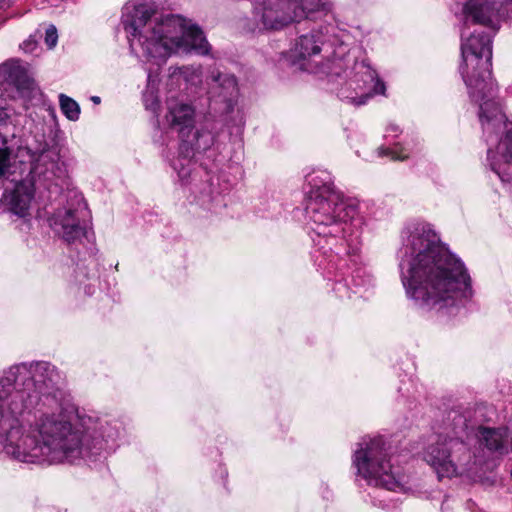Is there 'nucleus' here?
<instances>
[{
  "mask_svg": "<svg viewBox=\"0 0 512 512\" xmlns=\"http://www.w3.org/2000/svg\"><path fill=\"white\" fill-rule=\"evenodd\" d=\"M30 372L25 364L10 368L0 378V446L15 460L32 464H59L94 456L103 441L93 439L71 422V412L55 395L41 396L56 376L46 362Z\"/></svg>",
  "mask_w": 512,
  "mask_h": 512,
  "instance_id": "obj_1",
  "label": "nucleus"
},
{
  "mask_svg": "<svg viewBox=\"0 0 512 512\" xmlns=\"http://www.w3.org/2000/svg\"><path fill=\"white\" fill-rule=\"evenodd\" d=\"M399 253L402 281L411 298L431 306H453L472 296L462 262L442 245L429 224L408 226Z\"/></svg>",
  "mask_w": 512,
  "mask_h": 512,
  "instance_id": "obj_2",
  "label": "nucleus"
},
{
  "mask_svg": "<svg viewBox=\"0 0 512 512\" xmlns=\"http://www.w3.org/2000/svg\"><path fill=\"white\" fill-rule=\"evenodd\" d=\"M122 22L131 47L138 44L157 65L172 53L207 55L210 45L198 26L178 15H158L147 5L127 7Z\"/></svg>",
  "mask_w": 512,
  "mask_h": 512,
  "instance_id": "obj_3",
  "label": "nucleus"
},
{
  "mask_svg": "<svg viewBox=\"0 0 512 512\" xmlns=\"http://www.w3.org/2000/svg\"><path fill=\"white\" fill-rule=\"evenodd\" d=\"M252 31L280 30L315 13L331 11L328 0H252Z\"/></svg>",
  "mask_w": 512,
  "mask_h": 512,
  "instance_id": "obj_4",
  "label": "nucleus"
},
{
  "mask_svg": "<svg viewBox=\"0 0 512 512\" xmlns=\"http://www.w3.org/2000/svg\"><path fill=\"white\" fill-rule=\"evenodd\" d=\"M314 196H309L306 212L308 217L317 225L318 235H336L340 232L338 223L352 219L356 207L348 203L341 192L327 185L319 186L316 182Z\"/></svg>",
  "mask_w": 512,
  "mask_h": 512,
  "instance_id": "obj_5",
  "label": "nucleus"
},
{
  "mask_svg": "<svg viewBox=\"0 0 512 512\" xmlns=\"http://www.w3.org/2000/svg\"><path fill=\"white\" fill-rule=\"evenodd\" d=\"M463 65L461 74L468 89H484L491 92L494 81L491 76L492 47L491 38L483 32H474L461 45Z\"/></svg>",
  "mask_w": 512,
  "mask_h": 512,
  "instance_id": "obj_6",
  "label": "nucleus"
},
{
  "mask_svg": "<svg viewBox=\"0 0 512 512\" xmlns=\"http://www.w3.org/2000/svg\"><path fill=\"white\" fill-rule=\"evenodd\" d=\"M384 446L382 437L364 440L354 454V464L358 474L368 484L394 491L400 486V482L387 458Z\"/></svg>",
  "mask_w": 512,
  "mask_h": 512,
  "instance_id": "obj_7",
  "label": "nucleus"
},
{
  "mask_svg": "<svg viewBox=\"0 0 512 512\" xmlns=\"http://www.w3.org/2000/svg\"><path fill=\"white\" fill-rule=\"evenodd\" d=\"M472 459L468 446L458 437H439L425 453L426 462L439 479L452 478L466 469Z\"/></svg>",
  "mask_w": 512,
  "mask_h": 512,
  "instance_id": "obj_8",
  "label": "nucleus"
},
{
  "mask_svg": "<svg viewBox=\"0 0 512 512\" xmlns=\"http://www.w3.org/2000/svg\"><path fill=\"white\" fill-rule=\"evenodd\" d=\"M6 80L15 84L18 89L31 90L34 82L24 73L18 62H7L0 66V81ZM9 118L5 108H0V126L5 124ZM11 151L6 146V139L0 134V178L6 176L10 171Z\"/></svg>",
  "mask_w": 512,
  "mask_h": 512,
  "instance_id": "obj_9",
  "label": "nucleus"
},
{
  "mask_svg": "<svg viewBox=\"0 0 512 512\" xmlns=\"http://www.w3.org/2000/svg\"><path fill=\"white\" fill-rule=\"evenodd\" d=\"M210 93L214 102L225 104L223 111L230 112L238 94L236 78L230 74L213 71L211 73Z\"/></svg>",
  "mask_w": 512,
  "mask_h": 512,
  "instance_id": "obj_10",
  "label": "nucleus"
},
{
  "mask_svg": "<svg viewBox=\"0 0 512 512\" xmlns=\"http://www.w3.org/2000/svg\"><path fill=\"white\" fill-rule=\"evenodd\" d=\"M52 227L54 231L68 243L75 242L85 234L77 212L73 209L58 211L55 215Z\"/></svg>",
  "mask_w": 512,
  "mask_h": 512,
  "instance_id": "obj_11",
  "label": "nucleus"
},
{
  "mask_svg": "<svg viewBox=\"0 0 512 512\" xmlns=\"http://www.w3.org/2000/svg\"><path fill=\"white\" fill-rule=\"evenodd\" d=\"M512 0H468L464 6L466 20L487 25L499 8Z\"/></svg>",
  "mask_w": 512,
  "mask_h": 512,
  "instance_id": "obj_12",
  "label": "nucleus"
},
{
  "mask_svg": "<svg viewBox=\"0 0 512 512\" xmlns=\"http://www.w3.org/2000/svg\"><path fill=\"white\" fill-rule=\"evenodd\" d=\"M496 90V84L494 83V88L491 92L487 89H484L479 93V90L469 89L470 96L475 102L480 103V112L479 117L482 122V125L485 127V121L489 124L490 121L498 119H502L499 105L495 101L492 100L494 95V91Z\"/></svg>",
  "mask_w": 512,
  "mask_h": 512,
  "instance_id": "obj_13",
  "label": "nucleus"
},
{
  "mask_svg": "<svg viewBox=\"0 0 512 512\" xmlns=\"http://www.w3.org/2000/svg\"><path fill=\"white\" fill-rule=\"evenodd\" d=\"M194 108L187 103L170 100L168 102L167 120L173 127H177L181 132L185 129H191L194 125Z\"/></svg>",
  "mask_w": 512,
  "mask_h": 512,
  "instance_id": "obj_14",
  "label": "nucleus"
},
{
  "mask_svg": "<svg viewBox=\"0 0 512 512\" xmlns=\"http://www.w3.org/2000/svg\"><path fill=\"white\" fill-rule=\"evenodd\" d=\"M322 35L317 32L302 35L293 48V55L298 59H306L321 51Z\"/></svg>",
  "mask_w": 512,
  "mask_h": 512,
  "instance_id": "obj_15",
  "label": "nucleus"
},
{
  "mask_svg": "<svg viewBox=\"0 0 512 512\" xmlns=\"http://www.w3.org/2000/svg\"><path fill=\"white\" fill-rule=\"evenodd\" d=\"M32 198L33 194L30 188L24 184H18L7 196V201L13 213L19 216H25L30 207Z\"/></svg>",
  "mask_w": 512,
  "mask_h": 512,
  "instance_id": "obj_16",
  "label": "nucleus"
},
{
  "mask_svg": "<svg viewBox=\"0 0 512 512\" xmlns=\"http://www.w3.org/2000/svg\"><path fill=\"white\" fill-rule=\"evenodd\" d=\"M481 436L489 450L499 452L500 454L508 453L506 448V442L509 437L507 430L483 428Z\"/></svg>",
  "mask_w": 512,
  "mask_h": 512,
  "instance_id": "obj_17",
  "label": "nucleus"
},
{
  "mask_svg": "<svg viewBox=\"0 0 512 512\" xmlns=\"http://www.w3.org/2000/svg\"><path fill=\"white\" fill-rule=\"evenodd\" d=\"M448 419L453 422V430L455 434L464 432L474 422L471 410L469 409L463 412H460L459 410L450 411Z\"/></svg>",
  "mask_w": 512,
  "mask_h": 512,
  "instance_id": "obj_18",
  "label": "nucleus"
},
{
  "mask_svg": "<svg viewBox=\"0 0 512 512\" xmlns=\"http://www.w3.org/2000/svg\"><path fill=\"white\" fill-rule=\"evenodd\" d=\"M59 101L62 112L69 120L75 121L79 118L80 108L76 101L64 94L59 96Z\"/></svg>",
  "mask_w": 512,
  "mask_h": 512,
  "instance_id": "obj_19",
  "label": "nucleus"
},
{
  "mask_svg": "<svg viewBox=\"0 0 512 512\" xmlns=\"http://www.w3.org/2000/svg\"><path fill=\"white\" fill-rule=\"evenodd\" d=\"M306 180L311 187L309 191L310 196H314V192L317 188L316 185L313 184L315 181L319 186L327 185L329 188H334L330 175L324 171L310 174L307 176Z\"/></svg>",
  "mask_w": 512,
  "mask_h": 512,
  "instance_id": "obj_20",
  "label": "nucleus"
},
{
  "mask_svg": "<svg viewBox=\"0 0 512 512\" xmlns=\"http://www.w3.org/2000/svg\"><path fill=\"white\" fill-rule=\"evenodd\" d=\"M498 150L507 162H512V128L507 132L505 138L499 143Z\"/></svg>",
  "mask_w": 512,
  "mask_h": 512,
  "instance_id": "obj_21",
  "label": "nucleus"
},
{
  "mask_svg": "<svg viewBox=\"0 0 512 512\" xmlns=\"http://www.w3.org/2000/svg\"><path fill=\"white\" fill-rule=\"evenodd\" d=\"M58 34L55 26L51 25L46 29L45 43L49 48H53L57 44Z\"/></svg>",
  "mask_w": 512,
  "mask_h": 512,
  "instance_id": "obj_22",
  "label": "nucleus"
},
{
  "mask_svg": "<svg viewBox=\"0 0 512 512\" xmlns=\"http://www.w3.org/2000/svg\"><path fill=\"white\" fill-rule=\"evenodd\" d=\"M342 95L347 98L349 100L350 103L352 104H355V105H362L364 103H366L367 99H369L371 97V94L370 93H362L360 96H348V95H345L344 92H342Z\"/></svg>",
  "mask_w": 512,
  "mask_h": 512,
  "instance_id": "obj_23",
  "label": "nucleus"
},
{
  "mask_svg": "<svg viewBox=\"0 0 512 512\" xmlns=\"http://www.w3.org/2000/svg\"><path fill=\"white\" fill-rule=\"evenodd\" d=\"M382 153H384L385 155H391V158L393 160H404L408 158L407 154H404L403 152H398L396 150H382Z\"/></svg>",
  "mask_w": 512,
  "mask_h": 512,
  "instance_id": "obj_24",
  "label": "nucleus"
},
{
  "mask_svg": "<svg viewBox=\"0 0 512 512\" xmlns=\"http://www.w3.org/2000/svg\"><path fill=\"white\" fill-rule=\"evenodd\" d=\"M374 93L375 94H384L385 92V85L383 82H381L379 79L376 80V83L374 84Z\"/></svg>",
  "mask_w": 512,
  "mask_h": 512,
  "instance_id": "obj_25",
  "label": "nucleus"
},
{
  "mask_svg": "<svg viewBox=\"0 0 512 512\" xmlns=\"http://www.w3.org/2000/svg\"><path fill=\"white\" fill-rule=\"evenodd\" d=\"M91 100H92L94 103H96V104H99V103H100V97H98V96H93V97L91 98Z\"/></svg>",
  "mask_w": 512,
  "mask_h": 512,
  "instance_id": "obj_26",
  "label": "nucleus"
}]
</instances>
